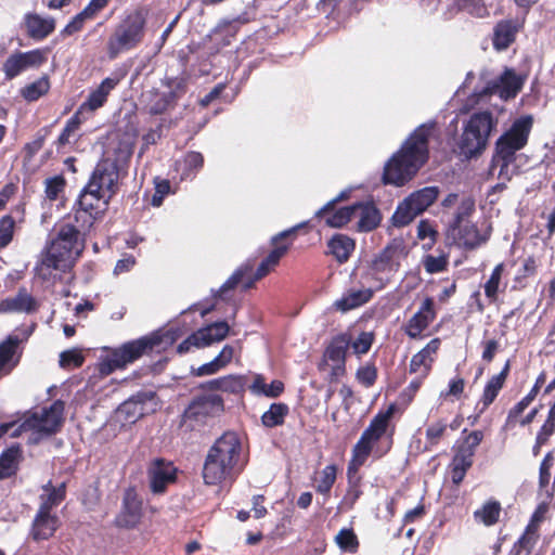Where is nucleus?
Returning a JSON list of instances; mask_svg holds the SVG:
<instances>
[{"label": "nucleus", "instance_id": "1", "mask_svg": "<svg viewBox=\"0 0 555 555\" xmlns=\"http://www.w3.org/2000/svg\"><path fill=\"white\" fill-rule=\"evenodd\" d=\"M434 124H422L410 133L383 172L384 184L403 186L412 180L429 158V138Z\"/></svg>", "mask_w": 555, "mask_h": 555}, {"label": "nucleus", "instance_id": "2", "mask_svg": "<svg viewBox=\"0 0 555 555\" xmlns=\"http://www.w3.org/2000/svg\"><path fill=\"white\" fill-rule=\"evenodd\" d=\"M395 412L396 404L391 403L386 410H380L373 416L352 447L349 463L364 466L370 456L379 460L391 450L393 428L389 431V427Z\"/></svg>", "mask_w": 555, "mask_h": 555}, {"label": "nucleus", "instance_id": "3", "mask_svg": "<svg viewBox=\"0 0 555 555\" xmlns=\"http://www.w3.org/2000/svg\"><path fill=\"white\" fill-rule=\"evenodd\" d=\"M83 248L85 244L79 230L72 224L61 225L37 267L39 275L48 279L51 276V270L66 271L70 269Z\"/></svg>", "mask_w": 555, "mask_h": 555}, {"label": "nucleus", "instance_id": "4", "mask_svg": "<svg viewBox=\"0 0 555 555\" xmlns=\"http://www.w3.org/2000/svg\"><path fill=\"white\" fill-rule=\"evenodd\" d=\"M241 441L235 433L228 431L209 449L203 467L206 485H218L231 478L238 465Z\"/></svg>", "mask_w": 555, "mask_h": 555}, {"label": "nucleus", "instance_id": "5", "mask_svg": "<svg viewBox=\"0 0 555 555\" xmlns=\"http://www.w3.org/2000/svg\"><path fill=\"white\" fill-rule=\"evenodd\" d=\"M498 119L490 111L473 113L463 127L459 142L461 154L477 157L487 149L491 133L496 130Z\"/></svg>", "mask_w": 555, "mask_h": 555}, {"label": "nucleus", "instance_id": "6", "mask_svg": "<svg viewBox=\"0 0 555 555\" xmlns=\"http://www.w3.org/2000/svg\"><path fill=\"white\" fill-rule=\"evenodd\" d=\"M145 23L146 13L143 10H135L121 21L107 41L109 59L137 47L143 39Z\"/></svg>", "mask_w": 555, "mask_h": 555}, {"label": "nucleus", "instance_id": "7", "mask_svg": "<svg viewBox=\"0 0 555 555\" xmlns=\"http://www.w3.org/2000/svg\"><path fill=\"white\" fill-rule=\"evenodd\" d=\"M160 343L162 338L158 335L127 343L103 358L99 364V371L102 375H109L115 370L125 367L128 363L135 361L146 350H152Z\"/></svg>", "mask_w": 555, "mask_h": 555}, {"label": "nucleus", "instance_id": "8", "mask_svg": "<svg viewBox=\"0 0 555 555\" xmlns=\"http://www.w3.org/2000/svg\"><path fill=\"white\" fill-rule=\"evenodd\" d=\"M351 345V334L339 333L331 338L326 345L322 358L318 363L319 372H325L330 367L328 382H338L347 374V352Z\"/></svg>", "mask_w": 555, "mask_h": 555}, {"label": "nucleus", "instance_id": "9", "mask_svg": "<svg viewBox=\"0 0 555 555\" xmlns=\"http://www.w3.org/2000/svg\"><path fill=\"white\" fill-rule=\"evenodd\" d=\"M439 193L438 186H425L412 192L397 206L391 218L392 224L397 228L410 224L437 201Z\"/></svg>", "mask_w": 555, "mask_h": 555}, {"label": "nucleus", "instance_id": "10", "mask_svg": "<svg viewBox=\"0 0 555 555\" xmlns=\"http://www.w3.org/2000/svg\"><path fill=\"white\" fill-rule=\"evenodd\" d=\"M64 403L57 400L49 409H42L41 412H35L27 416L11 433V437L16 438L24 431L33 430L36 433L52 434L59 429L63 421Z\"/></svg>", "mask_w": 555, "mask_h": 555}, {"label": "nucleus", "instance_id": "11", "mask_svg": "<svg viewBox=\"0 0 555 555\" xmlns=\"http://www.w3.org/2000/svg\"><path fill=\"white\" fill-rule=\"evenodd\" d=\"M533 119L531 116L517 118L495 142L494 153L516 159V153L522 150L529 140Z\"/></svg>", "mask_w": 555, "mask_h": 555}, {"label": "nucleus", "instance_id": "12", "mask_svg": "<svg viewBox=\"0 0 555 555\" xmlns=\"http://www.w3.org/2000/svg\"><path fill=\"white\" fill-rule=\"evenodd\" d=\"M111 199L103 197L102 193L87 184L78 199L76 221L81 222L82 228H90L93 221L105 212Z\"/></svg>", "mask_w": 555, "mask_h": 555}, {"label": "nucleus", "instance_id": "13", "mask_svg": "<svg viewBox=\"0 0 555 555\" xmlns=\"http://www.w3.org/2000/svg\"><path fill=\"white\" fill-rule=\"evenodd\" d=\"M474 202L468 201L462 204L455 214L454 220L451 224L453 231L456 233V243L465 249H474L486 242L487 237L482 236L479 229L474 223L462 224L464 217L470 215L474 211Z\"/></svg>", "mask_w": 555, "mask_h": 555}, {"label": "nucleus", "instance_id": "14", "mask_svg": "<svg viewBox=\"0 0 555 555\" xmlns=\"http://www.w3.org/2000/svg\"><path fill=\"white\" fill-rule=\"evenodd\" d=\"M119 172L115 160L102 159L95 166L88 185L102 193L103 197L113 198L118 190Z\"/></svg>", "mask_w": 555, "mask_h": 555}, {"label": "nucleus", "instance_id": "15", "mask_svg": "<svg viewBox=\"0 0 555 555\" xmlns=\"http://www.w3.org/2000/svg\"><path fill=\"white\" fill-rule=\"evenodd\" d=\"M482 440V430H473L467 433V429H464L462 431V437L453 447L454 455L449 465L468 472L474 464L476 449Z\"/></svg>", "mask_w": 555, "mask_h": 555}, {"label": "nucleus", "instance_id": "16", "mask_svg": "<svg viewBox=\"0 0 555 555\" xmlns=\"http://www.w3.org/2000/svg\"><path fill=\"white\" fill-rule=\"evenodd\" d=\"M436 318L435 300L433 297H426L418 310L403 324L402 331L410 339H421Z\"/></svg>", "mask_w": 555, "mask_h": 555}, {"label": "nucleus", "instance_id": "17", "mask_svg": "<svg viewBox=\"0 0 555 555\" xmlns=\"http://www.w3.org/2000/svg\"><path fill=\"white\" fill-rule=\"evenodd\" d=\"M278 262V249L273 248L267 260L262 261L257 269V272L251 276L250 271L253 266L246 263L238 268L221 286L220 292L225 293L234 288L236 285L242 284L245 289L250 288L256 280L264 276L269 271V266Z\"/></svg>", "mask_w": 555, "mask_h": 555}, {"label": "nucleus", "instance_id": "18", "mask_svg": "<svg viewBox=\"0 0 555 555\" xmlns=\"http://www.w3.org/2000/svg\"><path fill=\"white\" fill-rule=\"evenodd\" d=\"M47 61V52L36 49L28 52H16L11 54L3 63L2 69L8 79H13L21 73L37 68Z\"/></svg>", "mask_w": 555, "mask_h": 555}, {"label": "nucleus", "instance_id": "19", "mask_svg": "<svg viewBox=\"0 0 555 555\" xmlns=\"http://www.w3.org/2000/svg\"><path fill=\"white\" fill-rule=\"evenodd\" d=\"M404 246L401 241L393 240L369 264L382 278L389 276V281L399 269V257Z\"/></svg>", "mask_w": 555, "mask_h": 555}, {"label": "nucleus", "instance_id": "20", "mask_svg": "<svg viewBox=\"0 0 555 555\" xmlns=\"http://www.w3.org/2000/svg\"><path fill=\"white\" fill-rule=\"evenodd\" d=\"M526 18L514 17L499 21L492 34V46L496 51L508 49L517 38L519 31L524 29Z\"/></svg>", "mask_w": 555, "mask_h": 555}, {"label": "nucleus", "instance_id": "21", "mask_svg": "<svg viewBox=\"0 0 555 555\" xmlns=\"http://www.w3.org/2000/svg\"><path fill=\"white\" fill-rule=\"evenodd\" d=\"M142 517V500L134 489H127L122 498V505L116 517L119 527L132 528L137 526Z\"/></svg>", "mask_w": 555, "mask_h": 555}, {"label": "nucleus", "instance_id": "22", "mask_svg": "<svg viewBox=\"0 0 555 555\" xmlns=\"http://www.w3.org/2000/svg\"><path fill=\"white\" fill-rule=\"evenodd\" d=\"M441 347L439 337L433 338L427 345L416 352L409 365V372L415 374L422 372L423 377H427L433 369L436 356Z\"/></svg>", "mask_w": 555, "mask_h": 555}, {"label": "nucleus", "instance_id": "23", "mask_svg": "<svg viewBox=\"0 0 555 555\" xmlns=\"http://www.w3.org/2000/svg\"><path fill=\"white\" fill-rule=\"evenodd\" d=\"M151 489L154 493H163L167 485L176 479V468L170 462L154 460L149 468Z\"/></svg>", "mask_w": 555, "mask_h": 555}, {"label": "nucleus", "instance_id": "24", "mask_svg": "<svg viewBox=\"0 0 555 555\" xmlns=\"http://www.w3.org/2000/svg\"><path fill=\"white\" fill-rule=\"evenodd\" d=\"M143 98L147 112L152 115H159L173 105L176 93L169 85L164 83L162 88L146 92Z\"/></svg>", "mask_w": 555, "mask_h": 555}, {"label": "nucleus", "instance_id": "25", "mask_svg": "<svg viewBox=\"0 0 555 555\" xmlns=\"http://www.w3.org/2000/svg\"><path fill=\"white\" fill-rule=\"evenodd\" d=\"M38 301L27 292L21 288L11 297L0 301V313H26L30 314L38 310Z\"/></svg>", "mask_w": 555, "mask_h": 555}, {"label": "nucleus", "instance_id": "26", "mask_svg": "<svg viewBox=\"0 0 555 555\" xmlns=\"http://www.w3.org/2000/svg\"><path fill=\"white\" fill-rule=\"evenodd\" d=\"M60 525V518L55 513L38 509L33 520L30 534L35 541L47 540L54 534Z\"/></svg>", "mask_w": 555, "mask_h": 555}, {"label": "nucleus", "instance_id": "27", "mask_svg": "<svg viewBox=\"0 0 555 555\" xmlns=\"http://www.w3.org/2000/svg\"><path fill=\"white\" fill-rule=\"evenodd\" d=\"M354 217L359 218L357 230L359 232H371L375 230L382 221V214L374 203L353 204Z\"/></svg>", "mask_w": 555, "mask_h": 555}, {"label": "nucleus", "instance_id": "28", "mask_svg": "<svg viewBox=\"0 0 555 555\" xmlns=\"http://www.w3.org/2000/svg\"><path fill=\"white\" fill-rule=\"evenodd\" d=\"M511 371V361L507 360L500 371V373L493 375L485 385L480 403L482 404L483 410L489 408L498 398L500 391L503 389L506 379L509 375Z\"/></svg>", "mask_w": 555, "mask_h": 555}, {"label": "nucleus", "instance_id": "29", "mask_svg": "<svg viewBox=\"0 0 555 555\" xmlns=\"http://www.w3.org/2000/svg\"><path fill=\"white\" fill-rule=\"evenodd\" d=\"M362 466L349 463L347 465V490L346 494L344 496V501L346 504L349 505L350 508L354 506L357 501L361 498L363 494L362 491V483H363V476L360 474V469Z\"/></svg>", "mask_w": 555, "mask_h": 555}, {"label": "nucleus", "instance_id": "30", "mask_svg": "<svg viewBox=\"0 0 555 555\" xmlns=\"http://www.w3.org/2000/svg\"><path fill=\"white\" fill-rule=\"evenodd\" d=\"M21 341L18 336L10 335L0 343V377L9 374L18 363L20 357L15 354Z\"/></svg>", "mask_w": 555, "mask_h": 555}, {"label": "nucleus", "instance_id": "31", "mask_svg": "<svg viewBox=\"0 0 555 555\" xmlns=\"http://www.w3.org/2000/svg\"><path fill=\"white\" fill-rule=\"evenodd\" d=\"M372 298L371 289L363 286L359 289L350 288L335 301L334 306L337 310L347 312L367 304Z\"/></svg>", "mask_w": 555, "mask_h": 555}, {"label": "nucleus", "instance_id": "32", "mask_svg": "<svg viewBox=\"0 0 555 555\" xmlns=\"http://www.w3.org/2000/svg\"><path fill=\"white\" fill-rule=\"evenodd\" d=\"M524 82L525 79L517 75L514 69L507 68L501 75L496 85L498 94L504 100L514 99L522 89Z\"/></svg>", "mask_w": 555, "mask_h": 555}, {"label": "nucleus", "instance_id": "33", "mask_svg": "<svg viewBox=\"0 0 555 555\" xmlns=\"http://www.w3.org/2000/svg\"><path fill=\"white\" fill-rule=\"evenodd\" d=\"M328 253L334 256L338 263L349 260L356 248V242L345 234H334L327 243Z\"/></svg>", "mask_w": 555, "mask_h": 555}, {"label": "nucleus", "instance_id": "34", "mask_svg": "<svg viewBox=\"0 0 555 555\" xmlns=\"http://www.w3.org/2000/svg\"><path fill=\"white\" fill-rule=\"evenodd\" d=\"M229 332L230 326L228 323L220 321L197 330L195 332V338L197 337L199 339L202 348H204L223 340Z\"/></svg>", "mask_w": 555, "mask_h": 555}, {"label": "nucleus", "instance_id": "35", "mask_svg": "<svg viewBox=\"0 0 555 555\" xmlns=\"http://www.w3.org/2000/svg\"><path fill=\"white\" fill-rule=\"evenodd\" d=\"M119 81L120 78L116 75L105 78L100 86L90 93L87 102L83 104V107H88L91 111H95L101 107L106 102L109 92L115 89Z\"/></svg>", "mask_w": 555, "mask_h": 555}, {"label": "nucleus", "instance_id": "36", "mask_svg": "<svg viewBox=\"0 0 555 555\" xmlns=\"http://www.w3.org/2000/svg\"><path fill=\"white\" fill-rule=\"evenodd\" d=\"M501 512V503L498 500L490 499L485 502L480 508L474 512L473 517L477 524H482L486 527H492L499 522Z\"/></svg>", "mask_w": 555, "mask_h": 555}, {"label": "nucleus", "instance_id": "37", "mask_svg": "<svg viewBox=\"0 0 555 555\" xmlns=\"http://www.w3.org/2000/svg\"><path fill=\"white\" fill-rule=\"evenodd\" d=\"M234 356V349L230 345H225L219 354L208 363H205L197 369H192L196 376L211 375L223 369L229 364Z\"/></svg>", "mask_w": 555, "mask_h": 555}, {"label": "nucleus", "instance_id": "38", "mask_svg": "<svg viewBox=\"0 0 555 555\" xmlns=\"http://www.w3.org/2000/svg\"><path fill=\"white\" fill-rule=\"evenodd\" d=\"M65 493L64 482L59 487H53L51 482H48L42 487V493L39 496V509L43 512H52V509L65 499Z\"/></svg>", "mask_w": 555, "mask_h": 555}, {"label": "nucleus", "instance_id": "39", "mask_svg": "<svg viewBox=\"0 0 555 555\" xmlns=\"http://www.w3.org/2000/svg\"><path fill=\"white\" fill-rule=\"evenodd\" d=\"M505 271V264L503 262L498 263L487 282L483 284L485 295L489 304H495L499 300L500 293H504L506 285H502V276Z\"/></svg>", "mask_w": 555, "mask_h": 555}, {"label": "nucleus", "instance_id": "40", "mask_svg": "<svg viewBox=\"0 0 555 555\" xmlns=\"http://www.w3.org/2000/svg\"><path fill=\"white\" fill-rule=\"evenodd\" d=\"M27 34L34 39H43L54 30V21L37 14L26 17Z\"/></svg>", "mask_w": 555, "mask_h": 555}, {"label": "nucleus", "instance_id": "41", "mask_svg": "<svg viewBox=\"0 0 555 555\" xmlns=\"http://www.w3.org/2000/svg\"><path fill=\"white\" fill-rule=\"evenodd\" d=\"M448 422L447 420H438L431 422L426 426L425 429V451H431L440 441L447 436Z\"/></svg>", "mask_w": 555, "mask_h": 555}, {"label": "nucleus", "instance_id": "42", "mask_svg": "<svg viewBox=\"0 0 555 555\" xmlns=\"http://www.w3.org/2000/svg\"><path fill=\"white\" fill-rule=\"evenodd\" d=\"M354 209L353 205L340 207L334 210L332 212H328L327 215H324L323 217H315L317 219H324L325 225L330 228H343L347 223L351 221L352 218H354Z\"/></svg>", "mask_w": 555, "mask_h": 555}, {"label": "nucleus", "instance_id": "43", "mask_svg": "<svg viewBox=\"0 0 555 555\" xmlns=\"http://www.w3.org/2000/svg\"><path fill=\"white\" fill-rule=\"evenodd\" d=\"M146 395H138L125 401L118 408V414L124 415L125 421L134 423L144 414L143 401Z\"/></svg>", "mask_w": 555, "mask_h": 555}, {"label": "nucleus", "instance_id": "44", "mask_svg": "<svg viewBox=\"0 0 555 555\" xmlns=\"http://www.w3.org/2000/svg\"><path fill=\"white\" fill-rule=\"evenodd\" d=\"M554 454L553 452H547L542 462L540 463L539 467V488L541 490H546V495L548 499H552L554 496V485L551 487V490H548L550 481H551V470L554 465Z\"/></svg>", "mask_w": 555, "mask_h": 555}, {"label": "nucleus", "instance_id": "45", "mask_svg": "<svg viewBox=\"0 0 555 555\" xmlns=\"http://www.w3.org/2000/svg\"><path fill=\"white\" fill-rule=\"evenodd\" d=\"M389 283V276L382 278L378 273L367 267L362 273L360 279L361 286L371 289L374 296L375 292L382 291Z\"/></svg>", "mask_w": 555, "mask_h": 555}, {"label": "nucleus", "instance_id": "46", "mask_svg": "<svg viewBox=\"0 0 555 555\" xmlns=\"http://www.w3.org/2000/svg\"><path fill=\"white\" fill-rule=\"evenodd\" d=\"M20 455V448L12 447L8 449L0 457V478L10 477L15 473L17 467V457Z\"/></svg>", "mask_w": 555, "mask_h": 555}, {"label": "nucleus", "instance_id": "47", "mask_svg": "<svg viewBox=\"0 0 555 555\" xmlns=\"http://www.w3.org/2000/svg\"><path fill=\"white\" fill-rule=\"evenodd\" d=\"M515 160V158H504L502 155L493 153L490 164V172H493L499 168L498 178L504 182L511 181L514 172L509 167Z\"/></svg>", "mask_w": 555, "mask_h": 555}, {"label": "nucleus", "instance_id": "48", "mask_svg": "<svg viewBox=\"0 0 555 555\" xmlns=\"http://www.w3.org/2000/svg\"><path fill=\"white\" fill-rule=\"evenodd\" d=\"M337 476V466L335 464L326 465L321 474L320 479L315 486V491L323 495L330 494Z\"/></svg>", "mask_w": 555, "mask_h": 555}, {"label": "nucleus", "instance_id": "49", "mask_svg": "<svg viewBox=\"0 0 555 555\" xmlns=\"http://www.w3.org/2000/svg\"><path fill=\"white\" fill-rule=\"evenodd\" d=\"M249 389L255 395H262L268 398H274L278 396V386L275 380H272L271 383H266V378L260 375L256 374L253 376V382L249 385Z\"/></svg>", "mask_w": 555, "mask_h": 555}, {"label": "nucleus", "instance_id": "50", "mask_svg": "<svg viewBox=\"0 0 555 555\" xmlns=\"http://www.w3.org/2000/svg\"><path fill=\"white\" fill-rule=\"evenodd\" d=\"M378 377V371L374 361H369L358 367L356 372V379L365 388L372 387Z\"/></svg>", "mask_w": 555, "mask_h": 555}, {"label": "nucleus", "instance_id": "51", "mask_svg": "<svg viewBox=\"0 0 555 555\" xmlns=\"http://www.w3.org/2000/svg\"><path fill=\"white\" fill-rule=\"evenodd\" d=\"M335 541L345 552L356 553L359 547V540L354 531L350 528H343L337 533Z\"/></svg>", "mask_w": 555, "mask_h": 555}, {"label": "nucleus", "instance_id": "52", "mask_svg": "<svg viewBox=\"0 0 555 555\" xmlns=\"http://www.w3.org/2000/svg\"><path fill=\"white\" fill-rule=\"evenodd\" d=\"M49 90V81L47 78H41L27 87L22 91L23 96L28 101H36L41 95L47 93Z\"/></svg>", "mask_w": 555, "mask_h": 555}, {"label": "nucleus", "instance_id": "53", "mask_svg": "<svg viewBox=\"0 0 555 555\" xmlns=\"http://www.w3.org/2000/svg\"><path fill=\"white\" fill-rule=\"evenodd\" d=\"M531 403L532 400L525 396L513 408H511L505 420V427L513 428L517 423H519L520 415Z\"/></svg>", "mask_w": 555, "mask_h": 555}, {"label": "nucleus", "instance_id": "54", "mask_svg": "<svg viewBox=\"0 0 555 555\" xmlns=\"http://www.w3.org/2000/svg\"><path fill=\"white\" fill-rule=\"evenodd\" d=\"M374 343V334L372 332H361L356 340L351 339L350 347L357 356L365 354L370 351Z\"/></svg>", "mask_w": 555, "mask_h": 555}, {"label": "nucleus", "instance_id": "55", "mask_svg": "<svg viewBox=\"0 0 555 555\" xmlns=\"http://www.w3.org/2000/svg\"><path fill=\"white\" fill-rule=\"evenodd\" d=\"M15 220L10 216L0 219V248L8 246L14 234Z\"/></svg>", "mask_w": 555, "mask_h": 555}, {"label": "nucleus", "instance_id": "56", "mask_svg": "<svg viewBox=\"0 0 555 555\" xmlns=\"http://www.w3.org/2000/svg\"><path fill=\"white\" fill-rule=\"evenodd\" d=\"M46 184V196L50 201H55L65 189V179L62 176H55L49 178L44 182Z\"/></svg>", "mask_w": 555, "mask_h": 555}, {"label": "nucleus", "instance_id": "57", "mask_svg": "<svg viewBox=\"0 0 555 555\" xmlns=\"http://www.w3.org/2000/svg\"><path fill=\"white\" fill-rule=\"evenodd\" d=\"M438 231L435 229L433 222L427 219H423L417 225V238L424 241L429 238V246H433L438 237Z\"/></svg>", "mask_w": 555, "mask_h": 555}, {"label": "nucleus", "instance_id": "58", "mask_svg": "<svg viewBox=\"0 0 555 555\" xmlns=\"http://www.w3.org/2000/svg\"><path fill=\"white\" fill-rule=\"evenodd\" d=\"M424 268L430 274L442 272L448 268V259L444 256L427 255L424 259Z\"/></svg>", "mask_w": 555, "mask_h": 555}, {"label": "nucleus", "instance_id": "59", "mask_svg": "<svg viewBox=\"0 0 555 555\" xmlns=\"http://www.w3.org/2000/svg\"><path fill=\"white\" fill-rule=\"evenodd\" d=\"M306 223H299L288 230H284L280 232V258H282L289 249L291 243H288V238L296 235L298 230L305 228Z\"/></svg>", "mask_w": 555, "mask_h": 555}, {"label": "nucleus", "instance_id": "60", "mask_svg": "<svg viewBox=\"0 0 555 555\" xmlns=\"http://www.w3.org/2000/svg\"><path fill=\"white\" fill-rule=\"evenodd\" d=\"M83 357L77 350H66L60 356V365L68 367L70 365L78 367L82 364Z\"/></svg>", "mask_w": 555, "mask_h": 555}, {"label": "nucleus", "instance_id": "61", "mask_svg": "<svg viewBox=\"0 0 555 555\" xmlns=\"http://www.w3.org/2000/svg\"><path fill=\"white\" fill-rule=\"evenodd\" d=\"M210 385L215 389H221L225 391H235L238 387H241L240 379L233 376L214 379L210 382Z\"/></svg>", "mask_w": 555, "mask_h": 555}, {"label": "nucleus", "instance_id": "62", "mask_svg": "<svg viewBox=\"0 0 555 555\" xmlns=\"http://www.w3.org/2000/svg\"><path fill=\"white\" fill-rule=\"evenodd\" d=\"M482 353L481 359L486 363H491L500 350V343L496 339H488L481 343Z\"/></svg>", "mask_w": 555, "mask_h": 555}, {"label": "nucleus", "instance_id": "63", "mask_svg": "<svg viewBox=\"0 0 555 555\" xmlns=\"http://www.w3.org/2000/svg\"><path fill=\"white\" fill-rule=\"evenodd\" d=\"M349 196H350L349 190L341 191L336 197L328 201L323 207H321L314 214V217H323L324 215L332 212L338 203L347 201L349 198Z\"/></svg>", "mask_w": 555, "mask_h": 555}, {"label": "nucleus", "instance_id": "64", "mask_svg": "<svg viewBox=\"0 0 555 555\" xmlns=\"http://www.w3.org/2000/svg\"><path fill=\"white\" fill-rule=\"evenodd\" d=\"M555 433V416L547 413L546 420L537 433V437L548 442Z\"/></svg>", "mask_w": 555, "mask_h": 555}]
</instances>
